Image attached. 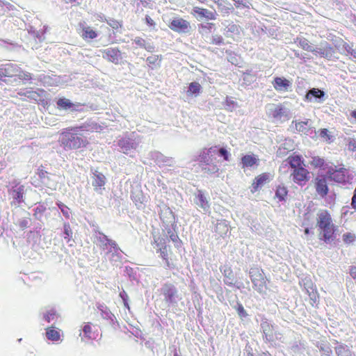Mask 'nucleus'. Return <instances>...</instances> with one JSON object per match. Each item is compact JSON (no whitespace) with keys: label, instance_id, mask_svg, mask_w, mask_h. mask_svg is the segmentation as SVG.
<instances>
[{"label":"nucleus","instance_id":"54","mask_svg":"<svg viewBox=\"0 0 356 356\" xmlns=\"http://www.w3.org/2000/svg\"><path fill=\"white\" fill-rule=\"evenodd\" d=\"M284 145V144L282 145L277 149V156L278 157H282L286 154V152H285V150L286 149V147Z\"/></svg>","mask_w":356,"mask_h":356},{"label":"nucleus","instance_id":"49","mask_svg":"<svg viewBox=\"0 0 356 356\" xmlns=\"http://www.w3.org/2000/svg\"><path fill=\"white\" fill-rule=\"evenodd\" d=\"M307 293L310 298V299L314 302L316 303V302H318V295L317 293V291L316 290H314L312 289V291L311 292H309L308 290H307Z\"/></svg>","mask_w":356,"mask_h":356},{"label":"nucleus","instance_id":"10","mask_svg":"<svg viewBox=\"0 0 356 356\" xmlns=\"http://www.w3.org/2000/svg\"><path fill=\"white\" fill-rule=\"evenodd\" d=\"M18 72V66L13 63L0 65V81L3 78L13 77Z\"/></svg>","mask_w":356,"mask_h":356},{"label":"nucleus","instance_id":"8","mask_svg":"<svg viewBox=\"0 0 356 356\" xmlns=\"http://www.w3.org/2000/svg\"><path fill=\"white\" fill-rule=\"evenodd\" d=\"M314 185L317 195L321 197H325L329 193L327 178L325 175L317 176L314 179Z\"/></svg>","mask_w":356,"mask_h":356},{"label":"nucleus","instance_id":"56","mask_svg":"<svg viewBox=\"0 0 356 356\" xmlns=\"http://www.w3.org/2000/svg\"><path fill=\"white\" fill-rule=\"evenodd\" d=\"M349 273L353 279L356 280V266H351L349 269Z\"/></svg>","mask_w":356,"mask_h":356},{"label":"nucleus","instance_id":"1","mask_svg":"<svg viewBox=\"0 0 356 356\" xmlns=\"http://www.w3.org/2000/svg\"><path fill=\"white\" fill-rule=\"evenodd\" d=\"M218 146L211 147H204L200 150L199 154L196 159L199 167L202 173L205 175H212L218 172L219 168L214 162L215 155L218 153L225 161H229L230 158L229 152L224 147L217 149Z\"/></svg>","mask_w":356,"mask_h":356},{"label":"nucleus","instance_id":"33","mask_svg":"<svg viewBox=\"0 0 356 356\" xmlns=\"http://www.w3.org/2000/svg\"><path fill=\"white\" fill-rule=\"evenodd\" d=\"M335 352L337 356H351L350 350L343 344H340L335 347Z\"/></svg>","mask_w":356,"mask_h":356},{"label":"nucleus","instance_id":"25","mask_svg":"<svg viewBox=\"0 0 356 356\" xmlns=\"http://www.w3.org/2000/svg\"><path fill=\"white\" fill-rule=\"evenodd\" d=\"M177 293L176 289L172 284H165L163 288V295L168 301H172Z\"/></svg>","mask_w":356,"mask_h":356},{"label":"nucleus","instance_id":"55","mask_svg":"<svg viewBox=\"0 0 356 356\" xmlns=\"http://www.w3.org/2000/svg\"><path fill=\"white\" fill-rule=\"evenodd\" d=\"M134 42L137 44L138 45L139 47H144V45H145V40L143 39L142 38L140 37H136L134 40Z\"/></svg>","mask_w":356,"mask_h":356},{"label":"nucleus","instance_id":"22","mask_svg":"<svg viewBox=\"0 0 356 356\" xmlns=\"http://www.w3.org/2000/svg\"><path fill=\"white\" fill-rule=\"evenodd\" d=\"M270 115L274 119H281L283 116H287V112L286 108L280 104L275 105L270 110Z\"/></svg>","mask_w":356,"mask_h":356},{"label":"nucleus","instance_id":"51","mask_svg":"<svg viewBox=\"0 0 356 356\" xmlns=\"http://www.w3.org/2000/svg\"><path fill=\"white\" fill-rule=\"evenodd\" d=\"M120 298L122 299L123 300V303H124V305L125 307H127V309H129V304H128V295L127 293L123 291L122 292L120 293Z\"/></svg>","mask_w":356,"mask_h":356},{"label":"nucleus","instance_id":"4","mask_svg":"<svg viewBox=\"0 0 356 356\" xmlns=\"http://www.w3.org/2000/svg\"><path fill=\"white\" fill-rule=\"evenodd\" d=\"M176 243L179 240L178 235L172 232L170 229L168 231V234L163 232V234L159 233L153 234L154 241L152 245L156 248V252L160 253V257L165 261L168 267L170 266L169 261V253L170 252V248L167 245V243L169 242V238Z\"/></svg>","mask_w":356,"mask_h":356},{"label":"nucleus","instance_id":"59","mask_svg":"<svg viewBox=\"0 0 356 356\" xmlns=\"http://www.w3.org/2000/svg\"><path fill=\"white\" fill-rule=\"evenodd\" d=\"M343 46L345 48V49L347 51L348 53V50L352 51V49H353L352 46H350L349 44H348L346 42H344Z\"/></svg>","mask_w":356,"mask_h":356},{"label":"nucleus","instance_id":"53","mask_svg":"<svg viewBox=\"0 0 356 356\" xmlns=\"http://www.w3.org/2000/svg\"><path fill=\"white\" fill-rule=\"evenodd\" d=\"M319 136L321 138H325L327 140H330V136L329 135V131L327 129H321L319 131Z\"/></svg>","mask_w":356,"mask_h":356},{"label":"nucleus","instance_id":"17","mask_svg":"<svg viewBox=\"0 0 356 356\" xmlns=\"http://www.w3.org/2000/svg\"><path fill=\"white\" fill-rule=\"evenodd\" d=\"M229 231V227L226 220H220L216 223L215 227V233L216 234L217 239L220 238H225L227 236Z\"/></svg>","mask_w":356,"mask_h":356},{"label":"nucleus","instance_id":"24","mask_svg":"<svg viewBox=\"0 0 356 356\" xmlns=\"http://www.w3.org/2000/svg\"><path fill=\"white\" fill-rule=\"evenodd\" d=\"M254 289L257 291L259 293H265L267 286V280L265 277H263L259 281L252 282Z\"/></svg>","mask_w":356,"mask_h":356},{"label":"nucleus","instance_id":"28","mask_svg":"<svg viewBox=\"0 0 356 356\" xmlns=\"http://www.w3.org/2000/svg\"><path fill=\"white\" fill-rule=\"evenodd\" d=\"M324 96L325 92L323 90L318 88H312L307 92V93L305 95V99L307 100H310L312 97L321 99Z\"/></svg>","mask_w":356,"mask_h":356},{"label":"nucleus","instance_id":"11","mask_svg":"<svg viewBox=\"0 0 356 356\" xmlns=\"http://www.w3.org/2000/svg\"><path fill=\"white\" fill-rule=\"evenodd\" d=\"M347 169L344 168H340L337 170L333 168H330L327 174V176L332 180L338 183H343L346 181V172Z\"/></svg>","mask_w":356,"mask_h":356},{"label":"nucleus","instance_id":"52","mask_svg":"<svg viewBox=\"0 0 356 356\" xmlns=\"http://www.w3.org/2000/svg\"><path fill=\"white\" fill-rule=\"evenodd\" d=\"M56 315V312L54 309H52L47 312V314L44 315V318L48 323H49L51 321L54 320V316Z\"/></svg>","mask_w":356,"mask_h":356},{"label":"nucleus","instance_id":"57","mask_svg":"<svg viewBox=\"0 0 356 356\" xmlns=\"http://www.w3.org/2000/svg\"><path fill=\"white\" fill-rule=\"evenodd\" d=\"M145 20L146 24L149 26H154L156 24L154 21L149 15L145 16Z\"/></svg>","mask_w":356,"mask_h":356},{"label":"nucleus","instance_id":"27","mask_svg":"<svg viewBox=\"0 0 356 356\" xmlns=\"http://www.w3.org/2000/svg\"><path fill=\"white\" fill-rule=\"evenodd\" d=\"M24 186H19L17 188L13 189L12 191V195L14 200H16L17 204L22 203L24 200Z\"/></svg>","mask_w":356,"mask_h":356},{"label":"nucleus","instance_id":"44","mask_svg":"<svg viewBox=\"0 0 356 356\" xmlns=\"http://www.w3.org/2000/svg\"><path fill=\"white\" fill-rule=\"evenodd\" d=\"M348 149L350 152L356 151V139L349 138L347 143Z\"/></svg>","mask_w":356,"mask_h":356},{"label":"nucleus","instance_id":"29","mask_svg":"<svg viewBox=\"0 0 356 356\" xmlns=\"http://www.w3.org/2000/svg\"><path fill=\"white\" fill-rule=\"evenodd\" d=\"M296 42H297L298 46L301 47L303 50L312 52L314 51V50L312 49L309 40L305 38H297L296 40Z\"/></svg>","mask_w":356,"mask_h":356},{"label":"nucleus","instance_id":"30","mask_svg":"<svg viewBox=\"0 0 356 356\" xmlns=\"http://www.w3.org/2000/svg\"><path fill=\"white\" fill-rule=\"evenodd\" d=\"M82 339H91L93 337L92 325L90 323H86L82 328Z\"/></svg>","mask_w":356,"mask_h":356},{"label":"nucleus","instance_id":"41","mask_svg":"<svg viewBox=\"0 0 356 356\" xmlns=\"http://www.w3.org/2000/svg\"><path fill=\"white\" fill-rule=\"evenodd\" d=\"M106 22L114 29H118L122 26V23L115 19H110L109 20H107Z\"/></svg>","mask_w":356,"mask_h":356},{"label":"nucleus","instance_id":"14","mask_svg":"<svg viewBox=\"0 0 356 356\" xmlns=\"http://www.w3.org/2000/svg\"><path fill=\"white\" fill-rule=\"evenodd\" d=\"M261 327L262 329L264 340L268 342L274 341L275 332L273 325L267 321H264L261 323Z\"/></svg>","mask_w":356,"mask_h":356},{"label":"nucleus","instance_id":"40","mask_svg":"<svg viewBox=\"0 0 356 356\" xmlns=\"http://www.w3.org/2000/svg\"><path fill=\"white\" fill-rule=\"evenodd\" d=\"M235 309H236L237 314L240 318H244L248 316V313L245 310V309L241 303L238 302L236 306L235 307Z\"/></svg>","mask_w":356,"mask_h":356},{"label":"nucleus","instance_id":"26","mask_svg":"<svg viewBox=\"0 0 356 356\" xmlns=\"http://www.w3.org/2000/svg\"><path fill=\"white\" fill-rule=\"evenodd\" d=\"M250 277L252 282L259 281L264 277L262 270L259 267H252L250 270Z\"/></svg>","mask_w":356,"mask_h":356},{"label":"nucleus","instance_id":"31","mask_svg":"<svg viewBox=\"0 0 356 356\" xmlns=\"http://www.w3.org/2000/svg\"><path fill=\"white\" fill-rule=\"evenodd\" d=\"M311 166L315 169L323 168L325 164V160L319 156H312L309 161Z\"/></svg>","mask_w":356,"mask_h":356},{"label":"nucleus","instance_id":"6","mask_svg":"<svg viewBox=\"0 0 356 356\" xmlns=\"http://www.w3.org/2000/svg\"><path fill=\"white\" fill-rule=\"evenodd\" d=\"M168 27L179 33H189L191 29L190 22L181 17L174 18L168 24Z\"/></svg>","mask_w":356,"mask_h":356},{"label":"nucleus","instance_id":"47","mask_svg":"<svg viewBox=\"0 0 356 356\" xmlns=\"http://www.w3.org/2000/svg\"><path fill=\"white\" fill-rule=\"evenodd\" d=\"M100 234V236L98 238V240L99 242H101L102 243H104L105 242V244H110L111 245H115V242L109 240L107 238L106 236L102 234V233H99Z\"/></svg>","mask_w":356,"mask_h":356},{"label":"nucleus","instance_id":"48","mask_svg":"<svg viewBox=\"0 0 356 356\" xmlns=\"http://www.w3.org/2000/svg\"><path fill=\"white\" fill-rule=\"evenodd\" d=\"M37 175L40 179H43L48 175V172L46 171L42 166H40L38 168Z\"/></svg>","mask_w":356,"mask_h":356},{"label":"nucleus","instance_id":"18","mask_svg":"<svg viewBox=\"0 0 356 356\" xmlns=\"http://www.w3.org/2000/svg\"><path fill=\"white\" fill-rule=\"evenodd\" d=\"M192 15H198L200 17H204L207 19L214 20L216 18V13L211 12L206 8L194 7L191 13Z\"/></svg>","mask_w":356,"mask_h":356},{"label":"nucleus","instance_id":"36","mask_svg":"<svg viewBox=\"0 0 356 356\" xmlns=\"http://www.w3.org/2000/svg\"><path fill=\"white\" fill-rule=\"evenodd\" d=\"M201 90V86L197 82H192L189 84L188 92L191 95H198Z\"/></svg>","mask_w":356,"mask_h":356},{"label":"nucleus","instance_id":"2","mask_svg":"<svg viewBox=\"0 0 356 356\" xmlns=\"http://www.w3.org/2000/svg\"><path fill=\"white\" fill-rule=\"evenodd\" d=\"M316 223L319 231L320 240L325 243H330L334 240L336 227L328 210H318L316 213Z\"/></svg>","mask_w":356,"mask_h":356},{"label":"nucleus","instance_id":"63","mask_svg":"<svg viewBox=\"0 0 356 356\" xmlns=\"http://www.w3.org/2000/svg\"><path fill=\"white\" fill-rule=\"evenodd\" d=\"M351 116L356 120V110L352 111Z\"/></svg>","mask_w":356,"mask_h":356},{"label":"nucleus","instance_id":"5","mask_svg":"<svg viewBox=\"0 0 356 356\" xmlns=\"http://www.w3.org/2000/svg\"><path fill=\"white\" fill-rule=\"evenodd\" d=\"M291 177L293 181L298 186H305L310 179L309 171L304 167L292 170Z\"/></svg>","mask_w":356,"mask_h":356},{"label":"nucleus","instance_id":"39","mask_svg":"<svg viewBox=\"0 0 356 356\" xmlns=\"http://www.w3.org/2000/svg\"><path fill=\"white\" fill-rule=\"evenodd\" d=\"M97 309L100 312L102 317L106 318H108L110 317L111 312L108 310V309L107 308V307H106L105 305H103L102 304H99L97 305Z\"/></svg>","mask_w":356,"mask_h":356},{"label":"nucleus","instance_id":"42","mask_svg":"<svg viewBox=\"0 0 356 356\" xmlns=\"http://www.w3.org/2000/svg\"><path fill=\"white\" fill-rule=\"evenodd\" d=\"M343 240L346 243H350L355 241V236L351 233H346L343 235Z\"/></svg>","mask_w":356,"mask_h":356},{"label":"nucleus","instance_id":"12","mask_svg":"<svg viewBox=\"0 0 356 356\" xmlns=\"http://www.w3.org/2000/svg\"><path fill=\"white\" fill-rule=\"evenodd\" d=\"M272 84L275 90L288 91L291 86V82L284 77H275L272 81Z\"/></svg>","mask_w":356,"mask_h":356},{"label":"nucleus","instance_id":"19","mask_svg":"<svg viewBox=\"0 0 356 356\" xmlns=\"http://www.w3.org/2000/svg\"><path fill=\"white\" fill-rule=\"evenodd\" d=\"M106 184V177L102 173L97 170L93 172L92 175V186L95 191H97L98 188L104 186Z\"/></svg>","mask_w":356,"mask_h":356},{"label":"nucleus","instance_id":"15","mask_svg":"<svg viewBox=\"0 0 356 356\" xmlns=\"http://www.w3.org/2000/svg\"><path fill=\"white\" fill-rule=\"evenodd\" d=\"M58 108L59 109H71L72 111H80V109L76 108V107H79L81 106H83L81 104L78 103L76 104H74L72 103L68 99H66L65 97L59 98L56 102Z\"/></svg>","mask_w":356,"mask_h":356},{"label":"nucleus","instance_id":"46","mask_svg":"<svg viewBox=\"0 0 356 356\" xmlns=\"http://www.w3.org/2000/svg\"><path fill=\"white\" fill-rule=\"evenodd\" d=\"M100 234V236L98 238V240L99 242H101L102 243H104L105 242V244H110L111 245H115V242L109 240L107 238L106 236L102 234V233H99Z\"/></svg>","mask_w":356,"mask_h":356},{"label":"nucleus","instance_id":"62","mask_svg":"<svg viewBox=\"0 0 356 356\" xmlns=\"http://www.w3.org/2000/svg\"><path fill=\"white\" fill-rule=\"evenodd\" d=\"M304 233H305V235H307H307H309V234L311 233V230H310V229H309V228H308V227H306V228L305 229V230H304Z\"/></svg>","mask_w":356,"mask_h":356},{"label":"nucleus","instance_id":"13","mask_svg":"<svg viewBox=\"0 0 356 356\" xmlns=\"http://www.w3.org/2000/svg\"><path fill=\"white\" fill-rule=\"evenodd\" d=\"M259 164V159L257 155L253 154H245L241 159V165L243 169L248 168H252L258 166Z\"/></svg>","mask_w":356,"mask_h":356},{"label":"nucleus","instance_id":"7","mask_svg":"<svg viewBox=\"0 0 356 356\" xmlns=\"http://www.w3.org/2000/svg\"><path fill=\"white\" fill-rule=\"evenodd\" d=\"M102 57L108 62L119 64L122 60V54L118 47H109L101 51Z\"/></svg>","mask_w":356,"mask_h":356},{"label":"nucleus","instance_id":"21","mask_svg":"<svg viewBox=\"0 0 356 356\" xmlns=\"http://www.w3.org/2000/svg\"><path fill=\"white\" fill-rule=\"evenodd\" d=\"M288 188L284 184H279L276 186L275 193V199L279 202L286 201L288 195Z\"/></svg>","mask_w":356,"mask_h":356},{"label":"nucleus","instance_id":"20","mask_svg":"<svg viewBox=\"0 0 356 356\" xmlns=\"http://www.w3.org/2000/svg\"><path fill=\"white\" fill-rule=\"evenodd\" d=\"M79 26L81 29V32L79 33L83 40L95 39L97 37V33L90 26H86L82 23L79 24Z\"/></svg>","mask_w":356,"mask_h":356},{"label":"nucleus","instance_id":"50","mask_svg":"<svg viewBox=\"0 0 356 356\" xmlns=\"http://www.w3.org/2000/svg\"><path fill=\"white\" fill-rule=\"evenodd\" d=\"M64 234L65 238H67L72 236V232L69 224H65L64 225Z\"/></svg>","mask_w":356,"mask_h":356},{"label":"nucleus","instance_id":"23","mask_svg":"<svg viewBox=\"0 0 356 356\" xmlns=\"http://www.w3.org/2000/svg\"><path fill=\"white\" fill-rule=\"evenodd\" d=\"M60 330H57L54 326L46 328V337L47 339L51 341H58L60 340Z\"/></svg>","mask_w":356,"mask_h":356},{"label":"nucleus","instance_id":"38","mask_svg":"<svg viewBox=\"0 0 356 356\" xmlns=\"http://www.w3.org/2000/svg\"><path fill=\"white\" fill-rule=\"evenodd\" d=\"M197 198L199 200V206L204 209H207L209 207V202L207 201V198L204 197V195L202 193H199L197 195Z\"/></svg>","mask_w":356,"mask_h":356},{"label":"nucleus","instance_id":"37","mask_svg":"<svg viewBox=\"0 0 356 356\" xmlns=\"http://www.w3.org/2000/svg\"><path fill=\"white\" fill-rule=\"evenodd\" d=\"M15 76H17L19 79L23 81H30L32 79L31 74L28 72L21 70L18 67V72Z\"/></svg>","mask_w":356,"mask_h":356},{"label":"nucleus","instance_id":"34","mask_svg":"<svg viewBox=\"0 0 356 356\" xmlns=\"http://www.w3.org/2000/svg\"><path fill=\"white\" fill-rule=\"evenodd\" d=\"M315 53L319 54L323 56H326L328 54H330L332 52V47L328 44L327 42H325V47L323 48H318L316 49H314Z\"/></svg>","mask_w":356,"mask_h":356},{"label":"nucleus","instance_id":"43","mask_svg":"<svg viewBox=\"0 0 356 356\" xmlns=\"http://www.w3.org/2000/svg\"><path fill=\"white\" fill-rule=\"evenodd\" d=\"M307 122H298L295 124L296 129L298 131H305L307 129Z\"/></svg>","mask_w":356,"mask_h":356},{"label":"nucleus","instance_id":"3","mask_svg":"<svg viewBox=\"0 0 356 356\" xmlns=\"http://www.w3.org/2000/svg\"><path fill=\"white\" fill-rule=\"evenodd\" d=\"M78 127H67L63 129L60 134V145L66 150L77 149L85 147L88 142L76 132Z\"/></svg>","mask_w":356,"mask_h":356},{"label":"nucleus","instance_id":"45","mask_svg":"<svg viewBox=\"0 0 356 356\" xmlns=\"http://www.w3.org/2000/svg\"><path fill=\"white\" fill-rule=\"evenodd\" d=\"M211 43L216 45H220L223 43V38L220 35H213Z\"/></svg>","mask_w":356,"mask_h":356},{"label":"nucleus","instance_id":"35","mask_svg":"<svg viewBox=\"0 0 356 356\" xmlns=\"http://www.w3.org/2000/svg\"><path fill=\"white\" fill-rule=\"evenodd\" d=\"M119 146L123 150V152L127 154L128 151L134 148V144L128 140H121L119 141Z\"/></svg>","mask_w":356,"mask_h":356},{"label":"nucleus","instance_id":"9","mask_svg":"<svg viewBox=\"0 0 356 356\" xmlns=\"http://www.w3.org/2000/svg\"><path fill=\"white\" fill-rule=\"evenodd\" d=\"M272 176L268 172H263L256 176L251 184V193H254L259 191L265 184L270 182Z\"/></svg>","mask_w":356,"mask_h":356},{"label":"nucleus","instance_id":"60","mask_svg":"<svg viewBox=\"0 0 356 356\" xmlns=\"http://www.w3.org/2000/svg\"><path fill=\"white\" fill-rule=\"evenodd\" d=\"M213 25L214 24L213 23H208L207 25H202V27L210 31Z\"/></svg>","mask_w":356,"mask_h":356},{"label":"nucleus","instance_id":"64","mask_svg":"<svg viewBox=\"0 0 356 356\" xmlns=\"http://www.w3.org/2000/svg\"><path fill=\"white\" fill-rule=\"evenodd\" d=\"M78 1V0H70V2H71V3H74V2H76V1Z\"/></svg>","mask_w":356,"mask_h":356},{"label":"nucleus","instance_id":"16","mask_svg":"<svg viewBox=\"0 0 356 356\" xmlns=\"http://www.w3.org/2000/svg\"><path fill=\"white\" fill-rule=\"evenodd\" d=\"M286 161L291 168L292 170L302 168L304 165V161L302 160V156L296 153L290 155Z\"/></svg>","mask_w":356,"mask_h":356},{"label":"nucleus","instance_id":"61","mask_svg":"<svg viewBox=\"0 0 356 356\" xmlns=\"http://www.w3.org/2000/svg\"><path fill=\"white\" fill-rule=\"evenodd\" d=\"M348 54L356 58V50H355V49H352V51L348 50Z\"/></svg>","mask_w":356,"mask_h":356},{"label":"nucleus","instance_id":"32","mask_svg":"<svg viewBox=\"0 0 356 356\" xmlns=\"http://www.w3.org/2000/svg\"><path fill=\"white\" fill-rule=\"evenodd\" d=\"M161 60V56L158 55H152L147 58V62L148 63V65L152 68L159 66Z\"/></svg>","mask_w":356,"mask_h":356},{"label":"nucleus","instance_id":"58","mask_svg":"<svg viewBox=\"0 0 356 356\" xmlns=\"http://www.w3.org/2000/svg\"><path fill=\"white\" fill-rule=\"evenodd\" d=\"M351 206L353 209L356 210V189H355L354 194L352 197Z\"/></svg>","mask_w":356,"mask_h":356}]
</instances>
